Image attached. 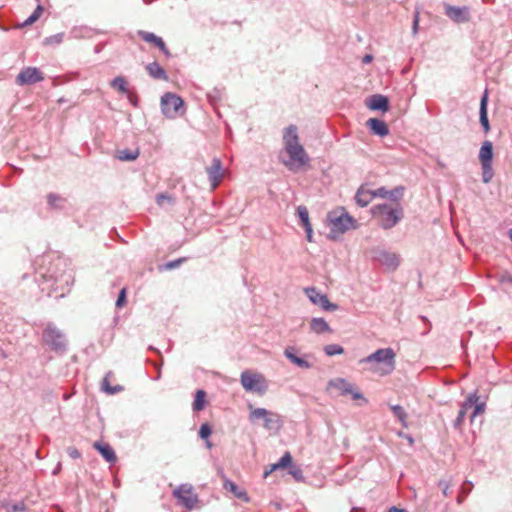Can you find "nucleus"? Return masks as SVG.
Masks as SVG:
<instances>
[{"label": "nucleus", "instance_id": "1a4fd4ad", "mask_svg": "<svg viewBox=\"0 0 512 512\" xmlns=\"http://www.w3.org/2000/svg\"><path fill=\"white\" fill-rule=\"evenodd\" d=\"M372 257L388 271H395L400 264L399 256L396 253L385 249H374L372 251Z\"/></svg>", "mask_w": 512, "mask_h": 512}, {"label": "nucleus", "instance_id": "7ed1b4c3", "mask_svg": "<svg viewBox=\"0 0 512 512\" xmlns=\"http://www.w3.org/2000/svg\"><path fill=\"white\" fill-rule=\"evenodd\" d=\"M371 214L382 229L389 230L403 219L404 209L399 203H381L372 206Z\"/></svg>", "mask_w": 512, "mask_h": 512}, {"label": "nucleus", "instance_id": "2eb2a0df", "mask_svg": "<svg viewBox=\"0 0 512 512\" xmlns=\"http://www.w3.org/2000/svg\"><path fill=\"white\" fill-rule=\"evenodd\" d=\"M328 388H333L339 391L340 395L351 394L355 400L362 399L363 395L359 391H354L352 385L344 378H335L328 382Z\"/></svg>", "mask_w": 512, "mask_h": 512}, {"label": "nucleus", "instance_id": "ea45409f", "mask_svg": "<svg viewBox=\"0 0 512 512\" xmlns=\"http://www.w3.org/2000/svg\"><path fill=\"white\" fill-rule=\"evenodd\" d=\"M156 203L159 206H164L166 203L170 206L174 205L176 203L175 198L166 193H161L156 196Z\"/></svg>", "mask_w": 512, "mask_h": 512}, {"label": "nucleus", "instance_id": "6e6d98bb", "mask_svg": "<svg viewBox=\"0 0 512 512\" xmlns=\"http://www.w3.org/2000/svg\"><path fill=\"white\" fill-rule=\"evenodd\" d=\"M439 487L442 488L443 494L445 496H447L448 495V491H449V484L446 481H444V480H440L439 481Z\"/></svg>", "mask_w": 512, "mask_h": 512}, {"label": "nucleus", "instance_id": "20e7f679", "mask_svg": "<svg viewBox=\"0 0 512 512\" xmlns=\"http://www.w3.org/2000/svg\"><path fill=\"white\" fill-rule=\"evenodd\" d=\"M396 354L392 348H381L360 360V363L380 365L379 368H371L372 371L378 372L380 375H389L395 369Z\"/></svg>", "mask_w": 512, "mask_h": 512}, {"label": "nucleus", "instance_id": "412c9836", "mask_svg": "<svg viewBox=\"0 0 512 512\" xmlns=\"http://www.w3.org/2000/svg\"><path fill=\"white\" fill-rule=\"evenodd\" d=\"M284 356L294 365L297 367L303 368V369H310L312 367V364L308 362L304 357H299L295 354V348L294 347H287L284 350Z\"/></svg>", "mask_w": 512, "mask_h": 512}, {"label": "nucleus", "instance_id": "f704fd0d", "mask_svg": "<svg viewBox=\"0 0 512 512\" xmlns=\"http://www.w3.org/2000/svg\"><path fill=\"white\" fill-rule=\"evenodd\" d=\"M110 86L114 89L119 90L122 93H128L127 81L122 76L115 77L111 82Z\"/></svg>", "mask_w": 512, "mask_h": 512}, {"label": "nucleus", "instance_id": "3c124183", "mask_svg": "<svg viewBox=\"0 0 512 512\" xmlns=\"http://www.w3.org/2000/svg\"><path fill=\"white\" fill-rule=\"evenodd\" d=\"M208 98H209V101L212 103L216 100H220L221 99V91L219 89H213L212 92L208 93Z\"/></svg>", "mask_w": 512, "mask_h": 512}, {"label": "nucleus", "instance_id": "9b49d317", "mask_svg": "<svg viewBox=\"0 0 512 512\" xmlns=\"http://www.w3.org/2000/svg\"><path fill=\"white\" fill-rule=\"evenodd\" d=\"M328 218L333 231L344 233L354 227V218L345 211H342L340 215H337L336 212L329 213Z\"/></svg>", "mask_w": 512, "mask_h": 512}, {"label": "nucleus", "instance_id": "bb28decb", "mask_svg": "<svg viewBox=\"0 0 512 512\" xmlns=\"http://www.w3.org/2000/svg\"><path fill=\"white\" fill-rule=\"evenodd\" d=\"M310 329L316 334L331 333L332 329L324 318H312L310 321Z\"/></svg>", "mask_w": 512, "mask_h": 512}, {"label": "nucleus", "instance_id": "4d7b16f0", "mask_svg": "<svg viewBox=\"0 0 512 512\" xmlns=\"http://www.w3.org/2000/svg\"><path fill=\"white\" fill-rule=\"evenodd\" d=\"M418 24H419V16H418V12H417L414 16L413 27H412L414 34H416L418 31Z\"/></svg>", "mask_w": 512, "mask_h": 512}, {"label": "nucleus", "instance_id": "ddd939ff", "mask_svg": "<svg viewBox=\"0 0 512 512\" xmlns=\"http://www.w3.org/2000/svg\"><path fill=\"white\" fill-rule=\"evenodd\" d=\"M44 79L43 73L36 67H25L16 77V84L19 86L32 85Z\"/></svg>", "mask_w": 512, "mask_h": 512}, {"label": "nucleus", "instance_id": "5fc2aeb1", "mask_svg": "<svg viewBox=\"0 0 512 512\" xmlns=\"http://www.w3.org/2000/svg\"><path fill=\"white\" fill-rule=\"evenodd\" d=\"M474 410L472 412V415L471 417H475L478 413H481L484 411V404L482 403H477V401L474 403Z\"/></svg>", "mask_w": 512, "mask_h": 512}, {"label": "nucleus", "instance_id": "de8ad7c7", "mask_svg": "<svg viewBox=\"0 0 512 512\" xmlns=\"http://www.w3.org/2000/svg\"><path fill=\"white\" fill-rule=\"evenodd\" d=\"M372 191H373L374 198L387 199V197H388V189H386L385 187H379Z\"/></svg>", "mask_w": 512, "mask_h": 512}, {"label": "nucleus", "instance_id": "2f4dec72", "mask_svg": "<svg viewBox=\"0 0 512 512\" xmlns=\"http://www.w3.org/2000/svg\"><path fill=\"white\" fill-rule=\"evenodd\" d=\"M139 156V150H130V149H123L118 150L116 154V158L120 161H134Z\"/></svg>", "mask_w": 512, "mask_h": 512}, {"label": "nucleus", "instance_id": "6e6552de", "mask_svg": "<svg viewBox=\"0 0 512 512\" xmlns=\"http://www.w3.org/2000/svg\"><path fill=\"white\" fill-rule=\"evenodd\" d=\"M249 419L251 422L263 420V426L267 430H273L280 427L279 417L265 408H255L251 410Z\"/></svg>", "mask_w": 512, "mask_h": 512}, {"label": "nucleus", "instance_id": "79ce46f5", "mask_svg": "<svg viewBox=\"0 0 512 512\" xmlns=\"http://www.w3.org/2000/svg\"><path fill=\"white\" fill-rule=\"evenodd\" d=\"M43 8L41 5H38L34 12L23 22L22 26H28L36 22L41 16Z\"/></svg>", "mask_w": 512, "mask_h": 512}, {"label": "nucleus", "instance_id": "5701e85b", "mask_svg": "<svg viewBox=\"0 0 512 512\" xmlns=\"http://www.w3.org/2000/svg\"><path fill=\"white\" fill-rule=\"evenodd\" d=\"M67 199L57 193L47 195V204L50 209L62 211L67 207Z\"/></svg>", "mask_w": 512, "mask_h": 512}, {"label": "nucleus", "instance_id": "f3484780", "mask_svg": "<svg viewBox=\"0 0 512 512\" xmlns=\"http://www.w3.org/2000/svg\"><path fill=\"white\" fill-rule=\"evenodd\" d=\"M367 106L371 110L386 112L389 110V99L381 94H374L369 97Z\"/></svg>", "mask_w": 512, "mask_h": 512}, {"label": "nucleus", "instance_id": "9d476101", "mask_svg": "<svg viewBox=\"0 0 512 512\" xmlns=\"http://www.w3.org/2000/svg\"><path fill=\"white\" fill-rule=\"evenodd\" d=\"M173 495L178 499V502L183 507L191 510L198 502V496L192 492V486L189 484H182L177 487Z\"/></svg>", "mask_w": 512, "mask_h": 512}, {"label": "nucleus", "instance_id": "c85d7f7f", "mask_svg": "<svg viewBox=\"0 0 512 512\" xmlns=\"http://www.w3.org/2000/svg\"><path fill=\"white\" fill-rule=\"evenodd\" d=\"M224 488L231 493L234 494V496L242 501L249 502V497L247 493L238 487L233 481L231 480H225L224 482Z\"/></svg>", "mask_w": 512, "mask_h": 512}, {"label": "nucleus", "instance_id": "f03ea898", "mask_svg": "<svg viewBox=\"0 0 512 512\" xmlns=\"http://www.w3.org/2000/svg\"><path fill=\"white\" fill-rule=\"evenodd\" d=\"M283 144L289 160L284 161V165L288 170L296 172L310 161L304 147L300 144L298 128L296 125H289L283 132Z\"/></svg>", "mask_w": 512, "mask_h": 512}, {"label": "nucleus", "instance_id": "423d86ee", "mask_svg": "<svg viewBox=\"0 0 512 512\" xmlns=\"http://www.w3.org/2000/svg\"><path fill=\"white\" fill-rule=\"evenodd\" d=\"M240 382L248 392H255L260 395L267 391L268 385L263 375L245 370L241 373Z\"/></svg>", "mask_w": 512, "mask_h": 512}, {"label": "nucleus", "instance_id": "a878e982", "mask_svg": "<svg viewBox=\"0 0 512 512\" xmlns=\"http://www.w3.org/2000/svg\"><path fill=\"white\" fill-rule=\"evenodd\" d=\"M374 199L373 191L361 186L355 195V201L360 207H366Z\"/></svg>", "mask_w": 512, "mask_h": 512}, {"label": "nucleus", "instance_id": "c9c22d12", "mask_svg": "<svg viewBox=\"0 0 512 512\" xmlns=\"http://www.w3.org/2000/svg\"><path fill=\"white\" fill-rule=\"evenodd\" d=\"M481 166H482V181L487 184L492 180V178L494 176L492 163H481Z\"/></svg>", "mask_w": 512, "mask_h": 512}, {"label": "nucleus", "instance_id": "0eeeda50", "mask_svg": "<svg viewBox=\"0 0 512 512\" xmlns=\"http://www.w3.org/2000/svg\"><path fill=\"white\" fill-rule=\"evenodd\" d=\"M183 106L182 98L174 93L167 92L161 97V112L167 118H176L181 114Z\"/></svg>", "mask_w": 512, "mask_h": 512}, {"label": "nucleus", "instance_id": "e2e57ef3", "mask_svg": "<svg viewBox=\"0 0 512 512\" xmlns=\"http://www.w3.org/2000/svg\"><path fill=\"white\" fill-rule=\"evenodd\" d=\"M464 497H465V496H464V494H463L462 496H458V498H457V502H458V503H462V501H463Z\"/></svg>", "mask_w": 512, "mask_h": 512}, {"label": "nucleus", "instance_id": "49530a36", "mask_svg": "<svg viewBox=\"0 0 512 512\" xmlns=\"http://www.w3.org/2000/svg\"><path fill=\"white\" fill-rule=\"evenodd\" d=\"M496 279L499 283H512V274L508 272H502L496 275Z\"/></svg>", "mask_w": 512, "mask_h": 512}, {"label": "nucleus", "instance_id": "39448f33", "mask_svg": "<svg viewBox=\"0 0 512 512\" xmlns=\"http://www.w3.org/2000/svg\"><path fill=\"white\" fill-rule=\"evenodd\" d=\"M42 340L51 351L58 355H63L68 350V339L65 333L53 322L46 324L42 332Z\"/></svg>", "mask_w": 512, "mask_h": 512}, {"label": "nucleus", "instance_id": "a18cd8bd", "mask_svg": "<svg viewBox=\"0 0 512 512\" xmlns=\"http://www.w3.org/2000/svg\"><path fill=\"white\" fill-rule=\"evenodd\" d=\"M63 33H57L55 35L45 38L46 44H60L63 41Z\"/></svg>", "mask_w": 512, "mask_h": 512}, {"label": "nucleus", "instance_id": "680f3d73", "mask_svg": "<svg viewBox=\"0 0 512 512\" xmlns=\"http://www.w3.org/2000/svg\"><path fill=\"white\" fill-rule=\"evenodd\" d=\"M372 60V56L371 55H365L364 58H363V62L364 63H368Z\"/></svg>", "mask_w": 512, "mask_h": 512}, {"label": "nucleus", "instance_id": "c756f323", "mask_svg": "<svg viewBox=\"0 0 512 512\" xmlns=\"http://www.w3.org/2000/svg\"><path fill=\"white\" fill-rule=\"evenodd\" d=\"M493 145L490 141H485L479 151V159L481 163H492Z\"/></svg>", "mask_w": 512, "mask_h": 512}, {"label": "nucleus", "instance_id": "37998d69", "mask_svg": "<svg viewBox=\"0 0 512 512\" xmlns=\"http://www.w3.org/2000/svg\"><path fill=\"white\" fill-rule=\"evenodd\" d=\"M324 352L328 356H334L342 354L344 352V349L342 346L338 344H329L324 347Z\"/></svg>", "mask_w": 512, "mask_h": 512}, {"label": "nucleus", "instance_id": "052dcab7", "mask_svg": "<svg viewBox=\"0 0 512 512\" xmlns=\"http://www.w3.org/2000/svg\"><path fill=\"white\" fill-rule=\"evenodd\" d=\"M388 512H408L407 510L405 509H399V508H396V507H392L389 509Z\"/></svg>", "mask_w": 512, "mask_h": 512}, {"label": "nucleus", "instance_id": "4be33fe9", "mask_svg": "<svg viewBox=\"0 0 512 512\" xmlns=\"http://www.w3.org/2000/svg\"><path fill=\"white\" fill-rule=\"evenodd\" d=\"M366 124L375 135L384 137L389 134L388 126L383 120L370 118Z\"/></svg>", "mask_w": 512, "mask_h": 512}, {"label": "nucleus", "instance_id": "69168bd1", "mask_svg": "<svg viewBox=\"0 0 512 512\" xmlns=\"http://www.w3.org/2000/svg\"><path fill=\"white\" fill-rule=\"evenodd\" d=\"M509 237H510V239L512 241V228L509 230Z\"/></svg>", "mask_w": 512, "mask_h": 512}, {"label": "nucleus", "instance_id": "aec40b11", "mask_svg": "<svg viewBox=\"0 0 512 512\" xmlns=\"http://www.w3.org/2000/svg\"><path fill=\"white\" fill-rule=\"evenodd\" d=\"M139 36L142 40L145 42L153 43L155 46H157L167 57L170 56V52L167 49L163 39L154 33L146 32V31H139Z\"/></svg>", "mask_w": 512, "mask_h": 512}, {"label": "nucleus", "instance_id": "dca6fc26", "mask_svg": "<svg viewBox=\"0 0 512 512\" xmlns=\"http://www.w3.org/2000/svg\"><path fill=\"white\" fill-rule=\"evenodd\" d=\"M206 173L212 189L217 188L223 178V166L221 160L219 158H214L211 165L206 168Z\"/></svg>", "mask_w": 512, "mask_h": 512}, {"label": "nucleus", "instance_id": "0e129e2a", "mask_svg": "<svg viewBox=\"0 0 512 512\" xmlns=\"http://www.w3.org/2000/svg\"><path fill=\"white\" fill-rule=\"evenodd\" d=\"M206 446H207V448L212 447V443L208 439L206 440Z\"/></svg>", "mask_w": 512, "mask_h": 512}, {"label": "nucleus", "instance_id": "13d9d810", "mask_svg": "<svg viewBox=\"0 0 512 512\" xmlns=\"http://www.w3.org/2000/svg\"><path fill=\"white\" fill-rule=\"evenodd\" d=\"M128 100H129V102H130L133 106H135V107H137V106H138V99H137V97H136L135 95L128 94Z\"/></svg>", "mask_w": 512, "mask_h": 512}, {"label": "nucleus", "instance_id": "09e8293b", "mask_svg": "<svg viewBox=\"0 0 512 512\" xmlns=\"http://www.w3.org/2000/svg\"><path fill=\"white\" fill-rule=\"evenodd\" d=\"M185 261V258H179L173 261L167 262L164 267L166 270H172L180 266L181 263Z\"/></svg>", "mask_w": 512, "mask_h": 512}, {"label": "nucleus", "instance_id": "7c9ffc66", "mask_svg": "<svg viewBox=\"0 0 512 512\" xmlns=\"http://www.w3.org/2000/svg\"><path fill=\"white\" fill-rule=\"evenodd\" d=\"M1 509L5 512H25L27 507L23 501L12 503L5 500L1 502Z\"/></svg>", "mask_w": 512, "mask_h": 512}, {"label": "nucleus", "instance_id": "6ab92c4d", "mask_svg": "<svg viewBox=\"0 0 512 512\" xmlns=\"http://www.w3.org/2000/svg\"><path fill=\"white\" fill-rule=\"evenodd\" d=\"M487 103H488V91L485 90L484 94L481 97L480 109H479L480 124L485 133H488L490 131V124H489L488 112H487Z\"/></svg>", "mask_w": 512, "mask_h": 512}, {"label": "nucleus", "instance_id": "8fccbe9b", "mask_svg": "<svg viewBox=\"0 0 512 512\" xmlns=\"http://www.w3.org/2000/svg\"><path fill=\"white\" fill-rule=\"evenodd\" d=\"M125 302H126V290L122 289L118 294V297L116 300V306L122 307L125 304Z\"/></svg>", "mask_w": 512, "mask_h": 512}, {"label": "nucleus", "instance_id": "a211bd4d", "mask_svg": "<svg viewBox=\"0 0 512 512\" xmlns=\"http://www.w3.org/2000/svg\"><path fill=\"white\" fill-rule=\"evenodd\" d=\"M478 401V397L476 394H471L468 396V398L465 400V402L461 405L460 410L458 411V415L456 419L454 420V427L457 429L459 428L467 414V411L473 407L474 403Z\"/></svg>", "mask_w": 512, "mask_h": 512}, {"label": "nucleus", "instance_id": "f257e3e1", "mask_svg": "<svg viewBox=\"0 0 512 512\" xmlns=\"http://www.w3.org/2000/svg\"><path fill=\"white\" fill-rule=\"evenodd\" d=\"M64 265V261L60 258L51 263L47 273H41L42 281L39 287L42 292H47L48 296L61 298L69 291V285L72 281V275L64 270L59 271V268Z\"/></svg>", "mask_w": 512, "mask_h": 512}, {"label": "nucleus", "instance_id": "cd10ccee", "mask_svg": "<svg viewBox=\"0 0 512 512\" xmlns=\"http://www.w3.org/2000/svg\"><path fill=\"white\" fill-rule=\"evenodd\" d=\"M146 70L148 74L158 80H167L168 76L166 71L157 63V62H151L146 66Z\"/></svg>", "mask_w": 512, "mask_h": 512}, {"label": "nucleus", "instance_id": "58836bf2", "mask_svg": "<svg viewBox=\"0 0 512 512\" xmlns=\"http://www.w3.org/2000/svg\"><path fill=\"white\" fill-rule=\"evenodd\" d=\"M404 188L402 186H398L393 188L392 190H388L387 199L395 202L397 204L399 200L403 197Z\"/></svg>", "mask_w": 512, "mask_h": 512}, {"label": "nucleus", "instance_id": "e433bc0d", "mask_svg": "<svg viewBox=\"0 0 512 512\" xmlns=\"http://www.w3.org/2000/svg\"><path fill=\"white\" fill-rule=\"evenodd\" d=\"M391 410L394 414V416L402 423L403 426H407L406 424V417L407 413L404 410V408L400 405H392Z\"/></svg>", "mask_w": 512, "mask_h": 512}, {"label": "nucleus", "instance_id": "72a5a7b5", "mask_svg": "<svg viewBox=\"0 0 512 512\" xmlns=\"http://www.w3.org/2000/svg\"><path fill=\"white\" fill-rule=\"evenodd\" d=\"M205 397L206 393L204 390H198L195 395V399L193 402V410L194 411H201L205 407Z\"/></svg>", "mask_w": 512, "mask_h": 512}, {"label": "nucleus", "instance_id": "c03bdc74", "mask_svg": "<svg viewBox=\"0 0 512 512\" xmlns=\"http://www.w3.org/2000/svg\"><path fill=\"white\" fill-rule=\"evenodd\" d=\"M212 433V429L208 423H203L199 429V437L207 440Z\"/></svg>", "mask_w": 512, "mask_h": 512}, {"label": "nucleus", "instance_id": "4468645a", "mask_svg": "<svg viewBox=\"0 0 512 512\" xmlns=\"http://www.w3.org/2000/svg\"><path fill=\"white\" fill-rule=\"evenodd\" d=\"M445 14L455 23H467L471 19L470 8L467 6L445 5Z\"/></svg>", "mask_w": 512, "mask_h": 512}, {"label": "nucleus", "instance_id": "4c0bfd02", "mask_svg": "<svg viewBox=\"0 0 512 512\" xmlns=\"http://www.w3.org/2000/svg\"><path fill=\"white\" fill-rule=\"evenodd\" d=\"M297 214L299 216L301 225L305 227L311 226L309 221V212L305 206H298L297 207Z\"/></svg>", "mask_w": 512, "mask_h": 512}, {"label": "nucleus", "instance_id": "f8f14e48", "mask_svg": "<svg viewBox=\"0 0 512 512\" xmlns=\"http://www.w3.org/2000/svg\"><path fill=\"white\" fill-rule=\"evenodd\" d=\"M305 294L313 304L320 306L325 311H335L338 309L337 304L331 303L327 295L321 293L315 287L305 288Z\"/></svg>", "mask_w": 512, "mask_h": 512}, {"label": "nucleus", "instance_id": "864d4df0", "mask_svg": "<svg viewBox=\"0 0 512 512\" xmlns=\"http://www.w3.org/2000/svg\"><path fill=\"white\" fill-rule=\"evenodd\" d=\"M472 489V483L470 481H465L461 487V492L464 496H467Z\"/></svg>", "mask_w": 512, "mask_h": 512}, {"label": "nucleus", "instance_id": "603ef678", "mask_svg": "<svg viewBox=\"0 0 512 512\" xmlns=\"http://www.w3.org/2000/svg\"><path fill=\"white\" fill-rule=\"evenodd\" d=\"M67 454H68V455H69V457H71L72 459H78V458H80V457H81V453H80V451H79L77 448L72 447V446H70V447H68V448H67Z\"/></svg>", "mask_w": 512, "mask_h": 512}, {"label": "nucleus", "instance_id": "393cba45", "mask_svg": "<svg viewBox=\"0 0 512 512\" xmlns=\"http://www.w3.org/2000/svg\"><path fill=\"white\" fill-rule=\"evenodd\" d=\"M291 462L292 456L290 452H285L278 462L271 464L269 468L264 471L263 477L267 478L272 472L281 468H287V466L290 465Z\"/></svg>", "mask_w": 512, "mask_h": 512}, {"label": "nucleus", "instance_id": "a19ab883", "mask_svg": "<svg viewBox=\"0 0 512 512\" xmlns=\"http://www.w3.org/2000/svg\"><path fill=\"white\" fill-rule=\"evenodd\" d=\"M102 390L109 395H114L116 393L123 391V387L120 385L110 386L107 377H105L102 381Z\"/></svg>", "mask_w": 512, "mask_h": 512}, {"label": "nucleus", "instance_id": "bf43d9fd", "mask_svg": "<svg viewBox=\"0 0 512 512\" xmlns=\"http://www.w3.org/2000/svg\"><path fill=\"white\" fill-rule=\"evenodd\" d=\"M304 229H305V231H306L307 240H308L309 242H311V241H312V232H313V231H312V227H311V226H309V227H305Z\"/></svg>", "mask_w": 512, "mask_h": 512}, {"label": "nucleus", "instance_id": "473e14b6", "mask_svg": "<svg viewBox=\"0 0 512 512\" xmlns=\"http://www.w3.org/2000/svg\"><path fill=\"white\" fill-rule=\"evenodd\" d=\"M288 474L291 475L297 482H304L305 477L303 475V471L300 466L291 462L290 465L287 466Z\"/></svg>", "mask_w": 512, "mask_h": 512}, {"label": "nucleus", "instance_id": "b1692460", "mask_svg": "<svg viewBox=\"0 0 512 512\" xmlns=\"http://www.w3.org/2000/svg\"><path fill=\"white\" fill-rule=\"evenodd\" d=\"M94 448L102 455V457L109 463L116 462V454L108 443L95 442Z\"/></svg>", "mask_w": 512, "mask_h": 512}]
</instances>
